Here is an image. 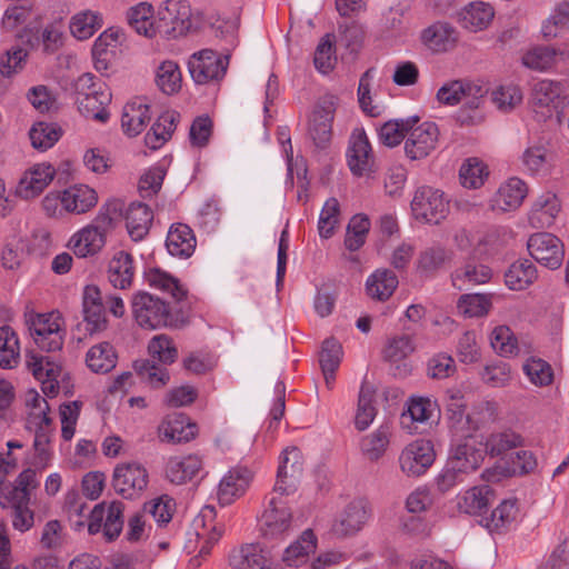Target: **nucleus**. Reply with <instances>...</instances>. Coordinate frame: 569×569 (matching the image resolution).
Here are the masks:
<instances>
[{"mask_svg":"<svg viewBox=\"0 0 569 569\" xmlns=\"http://www.w3.org/2000/svg\"><path fill=\"white\" fill-rule=\"evenodd\" d=\"M156 83L166 94H173L181 89L182 76L177 62L163 61L157 69Z\"/></svg>","mask_w":569,"mask_h":569,"instance_id":"55","label":"nucleus"},{"mask_svg":"<svg viewBox=\"0 0 569 569\" xmlns=\"http://www.w3.org/2000/svg\"><path fill=\"white\" fill-rule=\"evenodd\" d=\"M492 491L488 486L473 487L458 497L457 507L468 515H478L490 503Z\"/></svg>","mask_w":569,"mask_h":569,"instance_id":"51","label":"nucleus"},{"mask_svg":"<svg viewBox=\"0 0 569 569\" xmlns=\"http://www.w3.org/2000/svg\"><path fill=\"white\" fill-rule=\"evenodd\" d=\"M202 467V458L198 455L171 457L166 466V477L172 483L182 485L192 480Z\"/></svg>","mask_w":569,"mask_h":569,"instance_id":"30","label":"nucleus"},{"mask_svg":"<svg viewBox=\"0 0 569 569\" xmlns=\"http://www.w3.org/2000/svg\"><path fill=\"white\" fill-rule=\"evenodd\" d=\"M254 478V471L247 466L230 468L221 478L217 498L221 506H229L241 498L249 489Z\"/></svg>","mask_w":569,"mask_h":569,"instance_id":"17","label":"nucleus"},{"mask_svg":"<svg viewBox=\"0 0 569 569\" xmlns=\"http://www.w3.org/2000/svg\"><path fill=\"white\" fill-rule=\"evenodd\" d=\"M27 365L37 380L41 382L42 392L47 397H54L59 391V381L63 376L62 368L50 357L28 355Z\"/></svg>","mask_w":569,"mask_h":569,"instance_id":"23","label":"nucleus"},{"mask_svg":"<svg viewBox=\"0 0 569 569\" xmlns=\"http://www.w3.org/2000/svg\"><path fill=\"white\" fill-rule=\"evenodd\" d=\"M97 201L96 190L86 184H74L62 191V209L69 213H87Z\"/></svg>","mask_w":569,"mask_h":569,"instance_id":"32","label":"nucleus"},{"mask_svg":"<svg viewBox=\"0 0 569 569\" xmlns=\"http://www.w3.org/2000/svg\"><path fill=\"white\" fill-rule=\"evenodd\" d=\"M144 280L151 288L168 293L177 301L182 300L187 295L186 289L177 278L159 268L147 270L144 272Z\"/></svg>","mask_w":569,"mask_h":569,"instance_id":"45","label":"nucleus"},{"mask_svg":"<svg viewBox=\"0 0 569 569\" xmlns=\"http://www.w3.org/2000/svg\"><path fill=\"white\" fill-rule=\"evenodd\" d=\"M492 308V295L466 293L459 297L457 309L467 318L486 317Z\"/></svg>","mask_w":569,"mask_h":569,"instance_id":"48","label":"nucleus"},{"mask_svg":"<svg viewBox=\"0 0 569 569\" xmlns=\"http://www.w3.org/2000/svg\"><path fill=\"white\" fill-rule=\"evenodd\" d=\"M375 392L369 386L362 385L359 392L355 426L359 431L366 430L373 421L377 409L373 406Z\"/></svg>","mask_w":569,"mask_h":569,"instance_id":"59","label":"nucleus"},{"mask_svg":"<svg viewBox=\"0 0 569 569\" xmlns=\"http://www.w3.org/2000/svg\"><path fill=\"white\" fill-rule=\"evenodd\" d=\"M62 129L53 122H37L30 131L29 138L34 149L46 151L52 148L61 138Z\"/></svg>","mask_w":569,"mask_h":569,"instance_id":"52","label":"nucleus"},{"mask_svg":"<svg viewBox=\"0 0 569 569\" xmlns=\"http://www.w3.org/2000/svg\"><path fill=\"white\" fill-rule=\"evenodd\" d=\"M527 248L530 256L543 267L556 270L565 259L563 242L550 232H536L528 238Z\"/></svg>","mask_w":569,"mask_h":569,"instance_id":"12","label":"nucleus"},{"mask_svg":"<svg viewBox=\"0 0 569 569\" xmlns=\"http://www.w3.org/2000/svg\"><path fill=\"white\" fill-rule=\"evenodd\" d=\"M563 100L561 86L557 81L545 79L532 86L531 106L539 121L551 119L553 114L560 121Z\"/></svg>","mask_w":569,"mask_h":569,"instance_id":"9","label":"nucleus"},{"mask_svg":"<svg viewBox=\"0 0 569 569\" xmlns=\"http://www.w3.org/2000/svg\"><path fill=\"white\" fill-rule=\"evenodd\" d=\"M111 228V216H100L93 223L76 232L68 246L78 258L93 257L106 246V236Z\"/></svg>","mask_w":569,"mask_h":569,"instance_id":"6","label":"nucleus"},{"mask_svg":"<svg viewBox=\"0 0 569 569\" xmlns=\"http://www.w3.org/2000/svg\"><path fill=\"white\" fill-rule=\"evenodd\" d=\"M486 455L485 443L475 436L465 438L452 446L448 460L466 473L477 470Z\"/></svg>","mask_w":569,"mask_h":569,"instance_id":"21","label":"nucleus"},{"mask_svg":"<svg viewBox=\"0 0 569 569\" xmlns=\"http://www.w3.org/2000/svg\"><path fill=\"white\" fill-rule=\"evenodd\" d=\"M303 472V458L301 451L296 447L284 449L279 459L277 479L273 492L280 496L293 493Z\"/></svg>","mask_w":569,"mask_h":569,"instance_id":"13","label":"nucleus"},{"mask_svg":"<svg viewBox=\"0 0 569 569\" xmlns=\"http://www.w3.org/2000/svg\"><path fill=\"white\" fill-rule=\"evenodd\" d=\"M196 432V425L189 422L183 415L169 417L159 426L160 439L168 442H188L194 438Z\"/></svg>","mask_w":569,"mask_h":569,"instance_id":"35","label":"nucleus"},{"mask_svg":"<svg viewBox=\"0 0 569 569\" xmlns=\"http://www.w3.org/2000/svg\"><path fill=\"white\" fill-rule=\"evenodd\" d=\"M30 429L34 431V455L31 461L32 467L30 469H34L37 473L38 471H42L49 467L51 462L52 452L49 445L54 428L53 426H42Z\"/></svg>","mask_w":569,"mask_h":569,"instance_id":"43","label":"nucleus"},{"mask_svg":"<svg viewBox=\"0 0 569 569\" xmlns=\"http://www.w3.org/2000/svg\"><path fill=\"white\" fill-rule=\"evenodd\" d=\"M233 569H263L264 558L257 545H246L233 550L229 556Z\"/></svg>","mask_w":569,"mask_h":569,"instance_id":"56","label":"nucleus"},{"mask_svg":"<svg viewBox=\"0 0 569 569\" xmlns=\"http://www.w3.org/2000/svg\"><path fill=\"white\" fill-rule=\"evenodd\" d=\"M136 268L133 258L129 252L120 250L110 259L107 268L108 282L116 289H130L133 282Z\"/></svg>","mask_w":569,"mask_h":569,"instance_id":"27","label":"nucleus"},{"mask_svg":"<svg viewBox=\"0 0 569 569\" xmlns=\"http://www.w3.org/2000/svg\"><path fill=\"white\" fill-rule=\"evenodd\" d=\"M476 98V94L479 97L482 96V88L479 86H473L469 82H463L461 80H455L449 83L443 84L437 92V99L440 103L447 106H456L463 98L472 96Z\"/></svg>","mask_w":569,"mask_h":569,"instance_id":"46","label":"nucleus"},{"mask_svg":"<svg viewBox=\"0 0 569 569\" xmlns=\"http://www.w3.org/2000/svg\"><path fill=\"white\" fill-rule=\"evenodd\" d=\"M82 312L86 330L90 335L102 332L108 327L106 307L100 289L94 284L86 286L82 295Z\"/></svg>","mask_w":569,"mask_h":569,"instance_id":"22","label":"nucleus"},{"mask_svg":"<svg viewBox=\"0 0 569 569\" xmlns=\"http://www.w3.org/2000/svg\"><path fill=\"white\" fill-rule=\"evenodd\" d=\"M196 237L192 229L184 223H172L166 240L168 252L178 258H189L196 249Z\"/></svg>","mask_w":569,"mask_h":569,"instance_id":"31","label":"nucleus"},{"mask_svg":"<svg viewBox=\"0 0 569 569\" xmlns=\"http://www.w3.org/2000/svg\"><path fill=\"white\" fill-rule=\"evenodd\" d=\"M436 453L429 440L420 439L409 443L400 453L401 470L410 476L422 475L435 461Z\"/></svg>","mask_w":569,"mask_h":569,"instance_id":"20","label":"nucleus"},{"mask_svg":"<svg viewBox=\"0 0 569 569\" xmlns=\"http://www.w3.org/2000/svg\"><path fill=\"white\" fill-rule=\"evenodd\" d=\"M149 483L146 467L137 461L120 462L113 469L112 487L124 499H134L142 495Z\"/></svg>","mask_w":569,"mask_h":569,"instance_id":"8","label":"nucleus"},{"mask_svg":"<svg viewBox=\"0 0 569 569\" xmlns=\"http://www.w3.org/2000/svg\"><path fill=\"white\" fill-rule=\"evenodd\" d=\"M318 539L311 529H306L283 551L282 561L289 567L307 563L309 556L317 549Z\"/></svg>","mask_w":569,"mask_h":569,"instance_id":"33","label":"nucleus"},{"mask_svg":"<svg viewBox=\"0 0 569 569\" xmlns=\"http://www.w3.org/2000/svg\"><path fill=\"white\" fill-rule=\"evenodd\" d=\"M118 355L110 342L93 345L86 353V365L94 373H108L116 368Z\"/></svg>","mask_w":569,"mask_h":569,"instance_id":"39","label":"nucleus"},{"mask_svg":"<svg viewBox=\"0 0 569 569\" xmlns=\"http://www.w3.org/2000/svg\"><path fill=\"white\" fill-rule=\"evenodd\" d=\"M131 307L137 323L142 328L158 329L166 327L170 321L168 305L149 292H137L132 297Z\"/></svg>","mask_w":569,"mask_h":569,"instance_id":"7","label":"nucleus"},{"mask_svg":"<svg viewBox=\"0 0 569 569\" xmlns=\"http://www.w3.org/2000/svg\"><path fill=\"white\" fill-rule=\"evenodd\" d=\"M525 169L532 176L545 174L555 166L556 154L547 138L530 141L521 157Z\"/></svg>","mask_w":569,"mask_h":569,"instance_id":"24","label":"nucleus"},{"mask_svg":"<svg viewBox=\"0 0 569 569\" xmlns=\"http://www.w3.org/2000/svg\"><path fill=\"white\" fill-rule=\"evenodd\" d=\"M66 510L69 520L77 529L82 528L89 523L90 511L88 503L83 497L77 492H69L66 497Z\"/></svg>","mask_w":569,"mask_h":569,"instance_id":"63","label":"nucleus"},{"mask_svg":"<svg viewBox=\"0 0 569 569\" xmlns=\"http://www.w3.org/2000/svg\"><path fill=\"white\" fill-rule=\"evenodd\" d=\"M24 326L36 346L47 352L61 350L64 341V321L58 311L37 312L30 305L23 312Z\"/></svg>","mask_w":569,"mask_h":569,"instance_id":"1","label":"nucleus"},{"mask_svg":"<svg viewBox=\"0 0 569 569\" xmlns=\"http://www.w3.org/2000/svg\"><path fill=\"white\" fill-rule=\"evenodd\" d=\"M371 516L368 503L362 499L351 501L332 526L335 535L348 537L360 531Z\"/></svg>","mask_w":569,"mask_h":569,"instance_id":"25","label":"nucleus"},{"mask_svg":"<svg viewBox=\"0 0 569 569\" xmlns=\"http://www.w3.org/2000/svg\"><path fill=\"white\" fill-rule=\"evenodd\" d=\"M419 121L418 117L390 120L383 123L379 130V139L387 147H396L408 136L409 130Z\"/></svg>","mask_w":569,"mask_h":569,"instance_id":"53","label":"nucleus"},{"mask_svg":"<svg viewBox=\"0 0 569 569\" xmlns=\"http://www.w3.org/2000/svg\"><path fill=\"white\" fill-rule=\"evenodd\" d=\"M337 106L338 98L333 94H326L319 99L309 117L308 136L319 150H326L331 142Z\"/></svg>","mask_w":569,"mask_h":569,"instance_id":"5","label":"nucleus"},{"mask_svg":"<svg viewBox=\"0 0 569 569\" xmlns=\"http://www.w3.org/2000/svg\"><path fill=\"white\" fill-rule=\"evenodd\" d=\"M556 56L557 52L551 47H536L523 56L522 62L530 69L545 71L555 64Z\"/></svg>","mask_w":569,"mask_h":569,"instance_id":"64","label":"nucleus"},{"mask_svg":"<svg viewBox=\"0 0 569 569\" xmlns=\"http://www.w3.org/2000/svg\"><path fill=\"white\" fill-rule=\"evenodd\" d=\"M191 10L186 0H167L158 12L159 33L177 38L187 33L191 26Z\"/></svg>","mask_w":569,"mask_h":569,"instance_id":"14","label":"nucleus"},{"mask_svg":"<svg viewBox=\"0 0 569 569\" xmlns=\"http://www.w3.org/2000/svg\"><path fill=\"white\" fill-rule=\"evenodd\" d=\"M74 90L78 110L83 117L102 123L109 120L112 93L106 82L93 73H83L77 79Z\"/></svg>","mask_w":569,"mask_h":569,"instance_id":"2","label":"nucleus"},{"mask_svg":"<svg viewBox=\"0 0 569 569\" xmlns=\"http://www.w3.org/2000/svg\"><path fill=\"white\" fill-rule=\"evenodd\" d=\"M123 528V503L112 501L101 502L91 509L89 515L88 531L96 535L103 529L104 537L112 541L119 537Z\"/></svg>","mask_w":569,"mask_h":569,"instance_id":"11","label":"nucleus"},{"mask_svg":"<svg viewBox=\"0 0 569 569\" xmlns=\"http://www.w3.org/2000/svg\"><path fill=\"white\" fill-rule=\"evenodd\" d=\"M495 17L493 8L486 2L475 1L465 7L459 13V22L469 31L486 29Z\"/></svg>","mask_w":569,"mask_h":569,"instance_id":"38","label":"nucleus"},{"mask_svg":"<svg viewBox=\"0 0 569 569\" xmlns=\"http://www.w3.org/2000/svg\"><path fill=\"white\" fill-rule=\"evenodd\" d=\"M415 350L416 345L411 336L397 335L387 340L382 356L386 361L397 363L408 358Z\"/></svg>","mask_w":569,"mask_h":569,"instance_id":"58","label":"nucleus"},{"mask_svg":"<svg viewBox=\"0 0 569 569\" xmlns=\"http://www.w3.org/2000/svg\"><path fill=\"white\" fill-rule=\"evenodd\" d=\"M278 493L272 492L261 516V532L264 538H284L292 528V513Z\"/></svg>","mask_w":569,"mask_h":569,"instance_id":"10","label":"nucleus"},{"mask_svg":"<svg viewBox=\"0 0 569 569\" xmlns=\"http://www.w3.org/2000/svg\"><path fill=\"white\" fill-rule=\"evenodd\" d=\"M439 129L435 122L425 121L412 126L405 142L406 156L411 160L428 157L438 144Z\"/></svg>","mask_w":569,"mask_h":569,"instance_id":"19","label":"nucleus"},{"mask_svg":"<svg viewBox=\"0 0 569 569\" xmlns=\"http://www.w3.org/2000/svg\"><path fill=\"white\" fill-rule=\"evenodd\" d=\"M56 170L50 163H38L20 178L16 194L24 200L39 196L52 181Z\"/></svg>","mask_w":569,"mask_h":569,"instance_id":"26","label":"nucleus"},{"mask_svg":"<svg viewBox=\"0 0 569 569\" xmlns=\"http://www.w3.org/2000/svg\"><path fill=\"white\" fill-rule=\"evenodd\" d=\"M448 413L451 428L460 431L465 425H469L471 429H477L480 425L492 421L496 417V408L492 403L485 402L476 407L471 415L466 416L462 396L460 391H453L448 403Z\"/></svg>","mask_w":569,"mask_h":569,"instance_id":"16","label":"nucleus"},{"mask_svg":"<svg viewBox=\"0 0 569 569\" xmlns=\"http://www.w3.org/2000/svg\"><path fill=\"white\" fill-rule=\"evenodd\" d=\"M148 351L153 359L163 365L173 363L178 357L173 341L166 335L154 336L149 342Z\"/></svg>","mask_w":569,"mask_h":569,"instance_id":"61","label":"nucleus"},{"mask_svg":"<svg viewBox=\"0 0 569 569\" xmlns=\"http://www.w3.org/2000/svg\"><path fill=\"white\" fill-rule=\"evenodd\" d=\"M151 120L150 106L141 98H136L123 107L121 127L129 137L140 134Z\"/></svg>","mask_w":569,"mask_h":569,"instance_id":"28","label":"nucleus"},{"mask_svg":"<svg viewBox=\"0 0 569 569\" xmlns=\"http://www.w3.org/2000/svg\"><path fill=\"white\" fill-rule=\"evenodd\" d=\"M527 194V183L518 177H512L499 187L495 202L501 210L512 211L521 206Z\"/></svg>","mask_w":569,"mask_h":569,"instance_id":"34","label":"nucleus"},{"mask_svg":"<svg viewBox=\"0 0 569 569\" xmlns=\"http://www.w3.org/2000/svg\"><path fill=\"white\" fill-rule=\"evenodd\" d=\"M423 43L436 52L451 49L456 41V30L445 22H437L423 30L421 34Z\"/></svg>","mask_w":569,"mask_h":569,"instance_id":"40","label":"nucleus"},{"mask_svg":"<svg viewBox=\"0 0 569 569\" xmlns=\"http://www.w3.org/2000/svg\"><path fill=\"white\" fill-rule=\"evenodd\" d=\"M489 171L487 166L478 158H468L459 170V179L465 188L477 189L485 183Z\"/></svg>","mask_w":569,"mask_h":569,"instance_id":"57","label":"nucleus"},{"mask_svg":"<svg viewBox=\"0 0 569 569\" xmlns=\"http://www.w3.org/2000/svg\"><path fill=\"white\" fill-rule=\"evenodd\" d=\"M390 438V426L382 423L375 431L361 439L360 449L362 455L370 461L379 460L387 451Z\"/></svg>","mask_w":569,"mask_h":569,"instance_id":"41","label":"nucleus"},{"mask_svg":"<svg viewBox=\"0 0 569 569\" xmlns=\"http://www.w3.org/2000/svg\"><path fill=\"white\" fill-rule=\"evenodd\" d=\"M398 287V278L391 270H377L368 277L366 290L369 297L385 301L391 297Z\"/></svg>","mask_w":569,"mask_h":569,"instance_id":"44","label":"nucleus"},{"mask_svg":"<svg viewBox=\"0 0 569 569\" xmlns=\"http://www.w3.org/2000/svg\"><path fill=\"white\" fill-rule=\"evenodd\" d=\"M537 268L529 259L513 262L505 273V282L511 290H523L537 279Z\"/></svg>","mask_w":569,"mask_h":569,"instance_id":"42","label":"nucleus"},{"mask_svg":"<svg viewBox=\"0 0 569 569\" xmlns=\"http://www.w3.org/2000/svg\"><path fill=\"white\" fill-rule=\"evenodd\" d=\"M522 445V438L513 431L492 433L485 443L486 452L491 456H500L506 451Z\"/></svg>","mask_w":569,"mask_h":569,"instance_id":"62","label":"nucleus"},{"mask_svg":"<svg viewBox=\"0 0 569 569\" xmlns=\"http://www.w3.org/2000/svg\"><path fill=\"white\" fill-rule=\"evenodd\" d=\"M20 360V345L17 333L8 326L0 328V368L12 369Z\"/></svg>","mask_w":569,"mask_h":569,"instance_id":"50","label":"nucleus"},{"mask_svg":"<svg viewBox=\"0 0 569 569\" xmlns=\"http://www.w3.org/2000/svg\"><path fill=\"white\" fill-rule=\"evenodd\" d=\"M346 157L348 167L353 176L362 177L375 171V156L363 129L352 131Z\"/></svg>","mask_w":569,"mask_h":569,"instance_id":"18","label":"nucleus"},{"mask_svg":"<svg viewBox=\"0 0 569 569\" xmlns=\"http://www.w3.org/2000/svg\"><path fill=\"white\" fill-rule=\"evenodd\" d=\"M128 24L139 34L152 38L159 33L158 20L154 19L153 8L147 2H140L127 11Z\"/></svg>","mask_w":569,"mask_h":569,"instance_id":"37","label":"nucleus"},{"mask_svg":"<svg viewBox=\"0 0 569 569\" xmlns=\"http://www.w3.org/2000/svg\"><path fill=\"white\" fill-rule=\"evenodd\" d=\"M102 27V17L99 12L83 10L76 13L70 20V32L79 39L86 40L92 37Z\"/></svg>","mask_w":569,"mask_h":569,"instance_id":"49","label":"nucleus"},{"mask_svg":"<svg viewBox=\"0 0 569 569\" xmlns=\"http://www.w3.org/2000/svg\"><path fill=\"white\" fill-rule=\"evenodd\" d=\"M520 517V509L516 499H506L501 501L490 513L481 520L483 526L490 531L502 533L513 528Z\"/></svg>","mask_w":569,"mask_h":569,"instance_id":"29","label":"nucleus"},{"mask_svg":"<svg viewBox=\"0 0 569 569\" xmlns=\"http://www.w3.org/2000/svg\"><path fill=\"white\" fill-rule=\"evenodd\" d=\"M39 487L34 469H24L13 482L0 480V506L2 508H19L29 505L31 493Z\"/></svg>","mask_w":569,"mask_h":569,"instance_id":"15","label":"nucleus"},{"mask_svg":"<svg viewBox=\"0 0 569 569\" xmlns=\"http://www.w3.org/2000/svg\"><path fill=\"white\" fill-rule=\"evenodd\" d=\"M435 409L436 405L429 398L411 397L407 401V409L400 417V425L409 432H413L417 429L415 425L428 421Z\"/></svg>","mask_w":569,"mask_h":569,"instance_id":"36","label":"nucleus"},{"mask_svg":"<svg viewBox=\"0 0 569 569\" xmlns=\"http://www.w3.org/2000/svg\"><path fill=\"white\" fill-rule=\"evenodd\" d=\"M413 213H468L475 204L462 197L447 198L445 192L429 186L419 187L411 201Z\"/></svg>","mask_w":569,"mask_h":569,"instance_id":"3","label":"nucleus"},{"mask_svg":"<svg viewBox=\"0 0 569 569\" xmlns=\"http://www.w3.org/2000/svg\"><path fill=\"white\" fill-rule=\"evenodd\" d=\"M26 405L29 408L28 428L53 426L52 419L49 417V405L39 392L29 390L26 393Z\"/></svg>","mask_w":569,"mask_h":569,"instance_id":"54","label":"nucleus"},{"mask_svg":"<svg viewBox=\"0 0 569 569\" xmlns=\"http://www.w3.org/2000/svg\"><path fill=\"white\" fill-rule=\"evenodd\" d=\"M336 61L337 57L332 37L331 34H326L316 48L313 56L315 67L319 72L327 74L335 68Z\"/></svg>","mask_w":569,"mask_h":569,"instance_id":"60","label":"nucleus"},{"mask_svg":"<svg viewBox=\"0 0 569 569\" xmlns=\"http://www.w3.org/2000/svg\"><path fill=\"white\" fill-rule=\"evenodd\" d=\"M491 269L481 263L468 262L452 273V284L462 290L466 284H482L491 279Z\"/></svg>","mask_w":569,"mask_h":569,"instance_id":"47","label":"nucleus"},{"mask_svg":"<svg viewBox=\"0 0 569 569\" xmlns=\"http://www.w3.org/2000/svg\"><path fill=\"white\" fill-rule=\"evenodd\" d=\"M229 59V49L224 53L202 49L190 56L188 70L197 84L219 83L227 73Z\"/></svg>","mask_w":569,"mask_h":569,"instance_id":"4","label":"nucleus"}]
</instances>
